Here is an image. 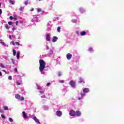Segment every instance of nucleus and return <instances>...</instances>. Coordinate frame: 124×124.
Segmentation results:
<instances>
[{
  "mask_svg": "<svg viewBox=\"0 0 124 124\" xmlns=\"http://www.w3.org/2000/svg\"><path fill=\"white\" fill-rule=\"evenodd\" d=\"M69 85H70L72 87H75V81L73 80H71L69 82Z\"/></svg>",
  "mask_w": 124,
  "mask_h": 124,
  "instance_id": "nucleus-7",
  "label": "nucleus"
},
{
  "mask_svg": "<svg viewBox=\"0 0 124 124\" xmlns=\"http://www.w3.org/2000/svg\"><path fill=\"white\" fill-rule=\"evenodd\" d=\"M16 85L18 86H21V82L19 81H16Z\"/></svg>",
  "mask_w": 124,
  "mask_h": 124,
  "instance_id": "nucleus-21",
  "label": "nucleus"
},
{
  "mask_svg": "<svg viewBox=\"0 0 124 124\" xmlns=\"http://www.w3.org/2000/svg\"><path fill=\"white\" fill-rule=\"evenodd\" d=\"M69 115L72 117H75V116H76V111L73 110H71L69 112Z\"/></svg>",
  "mask_w": 124,
  "mask_h": 124,
  "instance_id": "nucleus-3",
  "label": "nucleus"
},
{
  "mask_svg": "<svg viewBox=\"0 0 124 124\" xmlns=\"http://www.w3.org/2000/svg\"><path fill=\"white\" fill-rule=\"evenodd\" d=\"M15 44L16 45V46H20V43H19L18 42H16Z\"/></svg>",
  "mask_w": 124,
  "mask_h": 124,
  "instance_id": "nucleus-25",
  "label": "nucleus"
},
{
  "mask_svg": "<svg viewBox=\"0 0 124 124\" xmlns=\"http://www.w3.org/2000/svg\"><path fill=\"white\" fill-rule=\"evenodd\" d=\"M80 35H81V36H84L86 35V31H83L81 32Z\"/></svg>",
  "mask_w": 124,
  "mask_h": 124,
  "instance_id": "nucleus-14",
  "label": "nucleus"
},
{
  "mask_svg": "<svg viewBox=\"0 0 124 124\" xmlns=\"http://www.w3.org/2000/svg\"><path fill=\"white\" fill-rule=\"evenodd\" d=\"M40 66L39 67V69L40 71V72L42 74V72L44 71V69H45V66H46V62L44 60L42 59H40L39 61Z\"/></svg>",
  "mask_w": 124,
  "mask_h": 124,
  "instance_id": "nucleus-1",
  "label": "nucleus"
},
{
  "mask_svg": "<svg viewBox=\"0 0 124 124\" xmlns=\"http://www.w3.org/2000/svg\"><path fill=\"white\" fill-rule=\"evenodd\" d=\"M61 75H62V74H61V73H58V76H61Z\"/></svg>",
  "mask_w": 124,
  "mask_h": 124,
  "instance_id": "nucleus-44",
  "label": "nucleus"
},
{
  "mask_svg": "<svg viewBox=\"0 0 124 124\" xmlns=\"http://www.w3.org/2000/svg\"><path fill=\"white\" fill-rule=\"evenodd\" d=\"M31 11H33V8L31 10Z\"/></svg>",
  "mask_w": 124,
  "mask_h": 124,
  "instance_id": "nucleus-48",
  "label": "nucleus"
},
{
  "mask_svg": "<svg viewBox=\"0 0 124 124\" xmlns=\"http://www.w3.org/2000/svg\"><path fill=\"white\" fill-rule=\"evenodd\" d=\"M50 37H51V34L50 33L46 34V40H47V41H50Z\"/></svg>",
  "mask_w": 124,
  "mask_h": 124,
  "instance_id": "nucleus-4",
  "label": "nucleus"
},
{
  "mask_svg": "<svg viewBox=\"0 0 124 124\" xmlns=\"http://www.w3.org/2000/svg\"><path fill=\"white\" fill-rule=\"evenodd\" d=\"M10 20H12L13 19H14V18H13V16H10Z\"/></svg>",
  "mask_w": 124,
  "mask_h": 124,
  "instance_id": "nucleus-39",
  "label": "nucleus"
},
{
  "mask_svg": "<svg viewBox=\"0 0 124 124\" xmlns=\"http://www.w3.org/2000/svg\"><path fill=\"white\" fill-rule=\"evenodd\" d=\"M8 25H12V22H11V21L8 22Z\"/></svg>",
  "mask_w": 124,
  "mask_h": 124,
  "instance_id": "nucleus-33",
  "label": "nucleus"
},
{
  "mask_svg": "<svg viewBox=\"0 0 124 124\" xmlns=\"http://www.w3.org/2000/svg\"><path fill=\"white\" fill-rule=\"evenodd\" d=\"M39 93H41V94H43V93H44V91H40Z\"/></svg>",
  "mask_w": 124,
  "mask_h": 124,
  "instance_id": "nucleus-29",
  "label": "nucleus"
},
{
  "mask_svg": "<svg viewBox=\"0 0 124 124\" xmlns=\"http://www.w3.org/2000/svg\"><path fill=\"white\" fill-rule=\"evenodd\" d=\"M78 82L79 84H81V83H85V81H84V80H83V79L82 78H79Z\"/></svg>",
  "mask_w": 124,
  "mask_h": 124,
  "instance_id": "nucleus-12",
  "label": "nucleus"
},
{
  "mask_svg": "<svg viewBox=\"0 0 124 124\" xmlns=\"http://www.w3.org/2000/svg\"><path fill=\"white\" fill-rule=\"evenodd\" d=\"M22 115L24 119H27V118H28V116H27V114H26V112L25 111L22 112Z\"/></svg>",
  "mask_w": 124,
  "mask_h": 124,
  "instance_id": "nucleus-13",
  "label": "nucleus"
},
{
  "mask_svg": "<svg viewBox=\"0 0 124 124\" xmlns=\"http://www.w3.org/2000/svg\"><path fill=\"white\" fill-rule=\"evenodd\" d=\"M59 83L62 84V83H64V80H60Z\"/></svg>",
  "mask_w": 124,
  "mask_h": 124,
  "instance_id": "nucleus-28",
  "label": "nucleus"
},
{
  "mask_svg": "<svg viewBox=\"0 0 124 124\" xmlns=\"http://www.w3.org/2000/svg\"><path fill=\"white\" fill-rule=\"evenodd\" d=\"M51 85V83L48 82L46 84V87H49Z\"/></svg>",
  "mask_w": 124,
  "mask_h": 124,
  "instance_id": "nucleus-31",
  "label": "nucleus"
},
{
  "mask_svg": "<svg viewBox=\"0 0 124 124\" xmlns=\"http://www.w3.org/2000/svg\"><path fill=\"white\" fill-rule=\"evenodd\" d=\"M58 39H59V38L57 37L53 36L52 37V42H56Z\"/></svg>",
  "mask_w": 124,
  "mask_h": 124,
  "instance_id": "nucleus-10",
  "label": "nucleus"
},
{
  "mask_svg": "<svg viewBox=\"0 0 124 124\" xmlns=\"http://www.w3.org/2000/svg\"><path fill=\"white\" fill-rule=\"evenodd\" d=\"M13 56H14L15 57V56H16V51L15 49H13Z\"/></svg>",
  "mask_w": 124,
  "mask_h": 124,
  "instance_id": "nucleus-16",
  "label": "nucleus"
},
{
  "mask_svg": "<svg viewBox=\"0 0 124 124\" xmlns=\"http://www.w3.org/2000/svg\"><path fill=\"white\" fill-rule=\"evenodd\" d=\"M9 2L10 3H11V4H13V5L14 4H15L14 1H12V0H9Z\"/></svg>",
  "mask_w": 124,
  "mask_h": 124,
  "instance_id": "nucleus-20",
  "label": "nucleus"
},
{
  "mask_svg": "<svg viewBox=\"0 0 124 124\" xmlns=\"http://www.w3.org/2000/svg\"><path fill=\"white\" fill-rule=\"evenodd\" d=\"M37 89H38V90H40V88H37Z\"/></svg>",
  "mask_w": 124,
  "mask_h": 124,
  "instance_id": "nucleus-50",
  "label": "nucleus"
},
{
  "mask_svg": "<svg viewBox=\"0 0 124 124\" xmlns=\"http://www.w3.org/2000/svg\"><path fill=\"white\" fill-rule=\"evenodd\" d=\"M14 20H15V21H17V18L14 17Z\"/></svg>",
  "mask_w": 124,
  "mask_h": 124,
  "instance_id": "nucleus-42",
  "label": "nucleus"
},
{
  "mask_svg": "<svg viewBox=\"0 0 124 124\" xmlns=\"http://www.w3.org/2000/svg\"><path fill=\"white\" fill-rule=\"evenodd\" d=\"M11 43L13 44V45L15 46V42L14 41H12L11 42Z\"/></svg>",
  "mask_w": 124,
  "mask_h": 124,
  "instance_id": "nucleus-34",
  "label": "nucleus"
},
{
  "mask_svg": "<svg viewBox=\"0 0 124 124\" xmlns=\"http://www.w3.org/2000/svg\"><path fill=\"white\" fill-rule=\"evenodd\" d=\"M5 28L6 29V30L9 29V26H8V25H7V24L5 25Z\"/></svg>",
  "mask_w": 124,
  "mask_h": 124,
  "instance_id": "nucleus-23",
  "label": "nucleus"
},
{
  "mask_svg": "<svg viewBox=\"0 0 124 124\" xmlns=\"http://www.w3.org/2000/svg\"><path fill=\"white\" fill-rule=\"evenodd\" d=\"M81 96H84V95H85V94H83V93H81Z\"/></svg>",
  "mask_w": 124,
  "mask_h": 124,
  "instance_id": "nucleus-41",
  "label": "nucleus"
},
{
  "mask_svg": "<svg viewBox=\"0 0 124 124\" xmlns=\"http://www.w3.org/2000/svg\"><path fill=\"white\" fill-rule=\"evenodd\" d=\"M28 4H29V1H25L24 2V4H25V5H28Z\"/></svg>",
  "mask_w": 124,
  "mask_h": 124,
  "instance_id": "nucleus-22",
  "label": "nucleus"
},
{
  "mask_svg": "<svg viewBox=\"0 0 124 124\" xmlns=\"http://www.w3.org/2000/svg\"><path fill=\"white\" fill-rule=\"evenodd\" d=\"M0 76H2V74L1 73V72L0 71Z\"/></svg>",
  "mask_w": 124,
  "mask_h": 124,
  "instance_id": "nucleus-45",
  "label": "nucleus"
},
{
  "mask_svg": "<svg viewBox=\"0 0 124 124\" xmlns=\"http://www.w3.org/2000/svg\"><path fill=\"white\" fill-rule=\"evenodd\" d=\"M24 8V7H20L19 8L20 11H23Z\"/></svg>",
  "mask_w": 124,
  "mask_h": 124,
  "instance_id": "nucleus-17",
  "label": "nucleus"
},
{
  "mask_svg": "<svg viewBox=\"0 0 124 124\" xmlns=\"http://www.w3.org/2000/svg\"><path fill=\"white\" fill-rule=\"evenodd\" d=\"M1 6V3H0V7Z\"/></svg>",
  "mask_w": 124,
  "mask_h": 124,
  "instance_id": "nucleus-49",
  "label": "nucleus"
},
{
  "mask_svg": "<svg viewBox=\"0 0 124 124\" xmlns=\"http://www.w3.org/2000/svg\"><path fill=\"white\" fill-rule=\"evenodd\" d=\"M1 44L2 45H5V42H1Z\"/></svg>",
  "mask_w": 124,
  "mask_h": 124,
  "instance_id": "nucleus-37",
  "label": "nucleus"
},
{
  "mask_svg": "<svg viewBox=\"0 0 124 124\" xmlns=\"http://www.w3.org/2000/svg\"><path fill=\"white\" fill-rule=\"evenodd\" d=\"M9 80H12V77L11 76H10L8 77Z\"/></svg>",
  "mask_w": 124,
  "mask_h": 124,
  "instance_id": "nucleus-30",
  "label": "nucleus"
},
{
  "mask_svg": "<svg viewBox=\"0 0 124 124\" xmlns=\"http://www.w3.org/2000/svg\"><path fill=\"white\" fill-rule=\"evenodd\" d=\"M9 38H10V39H12V38L11 37V35L9 36Z\"/></svg>",
  "mask_w": 124,
  "mask_h": 124,
  "instance_id": "nucleus-43",
  "label": "nucleus"
},
{
  "mask_svg": "<svg viewBox=\"0 0 124 124\" xmlns=\"http://www.w3.org/2000/svg\"><path fill=\"white\" fill-rule=\"evenodd\" d=\"M4 110H8V107L7 106H4Z\"/></svg>",
  "mask_w": 124,
  "mask_h": 124,
  "instance_id": "nucleus-26",
  "label": "nucleus"
},
{
  "mask_svg": "<svg viewBox=\"0 0 124 124\" xmlns=\"http://www.w3.org/2000/svg\"><path fill=\"white\" fill-rule=\"evenodd\" d=\"M89 51H93V48H92V47H90V48H89Z\"/></svg>",
  "mask_w": 124,
  "mask_h": 124,
  "instance_id": "nucleus-38",
  "label": "nucleus"
},
{
  "mask_svg": "<svg viewBox=\"0 0 124 124\" xmlns=\"http://www.w3.org/2000/svg\"><path fill=\"white\" fill-rule=\"evenodd\" d=\"M0 66L2 68H4V65H3V64L2 63H0Z\"/></svg>",
  "mask_w": 124,
  "mask_h": 124,
  "instance_id": "nucleus-18",
  "label": "nucleus"
},
{
  "mask_svg": "<svg viewBox=\"0 0 124 124\" xmlns=\"http://www.w3.org/2000/svg\"><path fill=\"white\" fill-rule=\"evenodd\" d=\"M16 58L17 60H19V58H20V52L18 51L16 53Z\"/></svg>",
  "mask_w": 124,
  "mask_h": 124,
  "instance_id": "nucleus-15",
  "label": "nucleus"
},
{
  "mask_svg": "<svg viewBox=\"0 0 124 124\" xmlns=\"http://www.w3.org/2000/svg\"><path fill=\"white\" fill-rule=\"evenodd\" d=\"M15 97L17 99H18V100H21V101H23V100H24V99H25L24 97H22V96L21 97V96H20V95L19 94H16L15 95Z\"/></svg>",
  "mask_w": 124,
  "mask_h": 124,
  "instance_id": "nucleus-2",
  "label": "nucleus"
},
{
  "mask_svg": "<svg viewBox=\"0 0 124 124\" xmlns=\"http://www.w3.org/2000/svg\"><path fill=\"white\" fill-rule=\"evenodd\" d=\"M78 100H81V98L79 97H78Z\"/></svg>",
  "mask_w": 124,
  "mask_h": 124,
  "instance_id": "nucleus-47",
  "label": "nucleus"
},
{
  "mask_svg": "<svg viewBox=\"0 0 124 124\" xmlns=\"http://www.w3.org/2000/svg\"><path fill=\"white\" fill-rule=\"evenodd\" d=\"M33 120H34V121H35V123H36V124H40V122H39V120L36 118V117H34L33 118Z\"/></svg>",
  "mask_w": 124,
  "mask_h": 124,
  "instance_id": "nucleus-11",
  "label": "nucleus"
},
{
  "mask_svg": "<svg viewBox=\"0 0 124 124\" xmlns=\"http://www.w3.org/2000/svg\"><path fill=\"white\" fill-rule=\"evenodd\" d=\"M56 115L58 117H61L62 115V112L61 110H58L56 111Z\"/></svg>",
  "mask_w": 124,
  "mask_h": 124,
  "instance_id": "nucleus-5",
  "label": "nucleus"
},
{
  "mask_svg": "<svg viewBox=\"0 0 124 124\" xmlns=\"http://www.w3.org/2000/svg\"><path fill=\"white\" fill-rule=\"evenodd\" d=\"M1 118H2V119H6V117H5V116H4V115L3 114H1Z\"/></svg>",
  "mask_w": 124,
  "mask_h": 124,
  "instance_id": "nucleus-27",
  "label": "nucleus"
},
{
  "mask_svg": "<svg viewBox=\"0 0 124 124\" xmlns=\"http://www.w3.org/2000/svg\"><path fill=\"white\" fill-rule=\"evenodd\" d=\"M9 122H11V123H13V119H12V118H9Z\"/></svg>",
  "mask_w": 124,
  "mask_h": 124,
  "instance_id": "nucleus-19",
  "label": "nucleus"
},
{
  "mask_svg": "<svg viewBox=\"0 0 124 124\" xmlns=\"http://www.w3.org/2000/svg\"><path fill=\"white\" fill-rule=\"evenodd\" d=\"M66 57L67 59V60H70L71 58H72V54L70 53H68L66 54Z\"/></svg>",
  "mask_w": 124,
  "mask_h": 124,
  "instance_id": "nucleus-6",
  "label": "nucleus"
},
{
  "mask_svg": "<svg viewBox=\"0 0 124 124\" xmlns=\"http://www.w3.org/2000/svg\"><path fill=\"white\" fill-rule=\"evenodd\" d=\"M15 72H16V73L18 72V70H17V68H15Z\"/></svg>",
  "mask_w": 124,
  "mask_h": 124,
  "instance_id": "nucleus-35",
  "label": "nucleus"
},
{
  "mask_svg": "<svg viewBox=\"0 0 124 124\" xmlns=\"http://www.w3.org/2000/svg\"><path fill=\"white\" fill-rule=\"evenodd\" d=\"M83 92L84 93H90V89H89V88H84L83 90Z\"/></svg>",
  "mask_w": 124,
  "mask_h": 124,
  "instance_id": "nucleus-8",
  "label": "nucleus"
},
{
  "mask_svg": "<svg viewBox=\"0 0 124 124\" xmlns=\"http://www.w3.org/2000/svg\"><path fill=\"white\" fill-rule=\"evenodd\" d=\"M18 24H19V21H16V26H18Z\"/></svg>",
  "mask_w": 124,
  "mask_h": 124,
  "instance_id": "nucleus-36",
  "label": "nucleus"
},
{
  "mask_svg": "<svg viewBox=\"0 0 124 124\" xmlns=\"http://www.w3.org/2000/svg\"><path fill=\"white\" fill-rule=\"evenodd\" d=\"M37 12L39 13V12H41V9H37Z\"/></svg>",
  "mask_w": 124,
  "mask_h": 124,
  "instance_id": "nucleus-32",
  "label": "nucleus"
},
{
  "mask_svg": "<svg viewBox=\"0 0 124 124\" xmlns=\"http://www.w3.org/2000/svg\"><path fill=\"white\" fill-rule=\"evenodd\" d=\"M2 71H3V72H5V73H6V71L3 70H2Z\"/></svg>",
  "mask_w": 124,
  "mask_h": 124,
  "instance_id": "nucleus-46",
  "label": "nucleus"
},
{
  "mask_svg": "<svg viewBox=\"0 0 124 124\" xmlns=\"http://www.w3.org/2000/svg\"><path fill=\"white\" fill-rule=\"evenodd\" d=\"M76 116H77V117H80V116H81V111L79 110H77L76 111Z\"/></svg>",
  "mask_w": 124,
  "mask_h": 124,
  "instance_id": "nucleus-9",
  "label": "nucleus"
},
{
  "mask_svg": "<svg viewBox=\"0 0 124 124\" xmlns=\"http://www.w3.org/2000/svg\"><path fill=\"white\" fill-rule=\"evenodd\" d=\"M2 11H1V9H0V15L2 14Z\"/></svg>",
  "mask_w": 124,
  "mask_h": 124,
  "instance_id": "nucleus-40",
  "label": "nucleus"
},
{
  "mask_svg": "<svg viewBox=\"0 0 124 124\" xmlns=\"http://www.w3.org/2000/svg\"><path fill=\"white\" fill-rule=\"evenodd\" d=\"M57 31H58V32H61V27H58Z\"/></svg>",
  "mask_w": 124,
  "mask_h": 124,
  "instance_id": "nucleus-24",
  "label": "nucleus"
}]
</instances>
